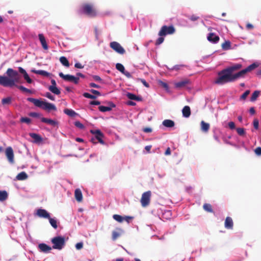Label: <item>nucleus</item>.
I'll list each match as a JSON object with an SVG mask.
<instances>
[{"mask_svg": "<svg viewBox=\"0 0 261 261\" xmlns=\"http://www.w3.org/2000/svg\"><path fill=\"white\" fill-rule=\"evenodd\" d=\"M258 66V63H254L245 69L234 73L242 68V65L241 64H233L219 71L218 73V77L214 81V83L222 85L227 83L234 82L239 78L244 77L247 73L252 71Z\"/></svg>", "mask_w": 261, "mask_h": 261, "instance_id": "1", "label": "nucleus"}, {"mask_svg": "<svg viewBox=\"0 0 261 261\" xmlns=\"http://www.w3.org/2000/svg\"><path fill=\"white\" fill-rule=\"evenodd\" d=\"M8 76L0 75V85L4 87H12L16 83H20L18 72L12 68H8L6 71Z\"/></svg>", "mask_w": 261, "mask_h": 261, "instance_id": "2", "label": "nucleus"}, {"mask_svg": "<svg viewBox=\"0 0 261 261\" xmlns=\"http://www.w3.org/2000/svg\"><path fill=\"white\" fill-rule=\"evenodd\" d=\"M27 100L34 103V105L39 108H41L45 110L56 111L57 108L55 105L47 102L42 101L40 99L34 98H28Z\"/></svg>", "mask_w": 261, "mask_h": 261, "instance_id": "3", "label": "nucleus"}, {"mask_svg": "<svg viewBox=\"0 0 261 261\" xmlns=\"http://www.w3.org/2000/svg\"><path fill=\"white\" fill-rule=\"evenodd\" d=\"M81 12L90 17H95L97 16V13L94 6L89 3H85L81 6Z\"/></svg>", "mask_w": 261, "mask_h": 261, "instance_id": "4", "label": "nucleus"}, {"mask_svg": "<svg viewBox=\"0 0 261 261\" xmlns=\"http://www.w3.org/2000/svg\"><path fill=\"white\" fill-rule=\"evenodd\" d=\"M53 244V248L61 250L65 245V238L62 236H57L53 238L51 240Z\"/></svg>", "mask_w": 261, "mask_h": 261, "instance_id": "5", "label": "nucleus"}, {"mask_svg": "<svg viewBox=\"0 0 261 261\" xmlns=\"http://www.w3.org/2000/svg\"><path fill=\"white\" fill-rule=\"evenodd\" d=\"M90 133L94 135V137L91 138V141L94 143H96V140H97L101 144H104L105 142L102 140L104 135L103 133L99 129L90 130Z\"/></svg>", "mask_w": 261, "mask_h": 261, "instance_id": "6", "label": "nucleus"}, {"mask_svg": "<svg viewBox=\"0 0 261 261\" xmlns=\"http://www.w3.org/2000/svg\"><path fill=\"white\" fill-rule=\"evenodd\" d=\"M175 32V29L173 25H163L158 35L160 36H165L167 35H172Z\"/></svg>", "mask_w": 261, "mask_h": 261, "instance_id": "7", "label": "nucleus"}, {"mask_svg": "<svg viewBox=\"0 0 261 261\" xmlns=\"http://www.w3.org/2000/svg\"><path fill=\"white\" fill-rule=\"evenodd\" d=\"M151 195L150 191H146L142 194L140 202L143 207H146L149 204Z\"/></svg>", "mask_w": 261, "mask_h": 261, "instance_id": "8", "label": "nucleus"}, {"mask_svg": "<svg viewBox=\"0 0 261 261\" xmlns=\"http://www.w3.org/2000/svg\"><path fill=\"white\" fill-rule=\"evenodd\" d=\"M59 75L66 81L73 82L75 84H77L79 82V77H75L70 74H64L62 72H60Z\"/></svg>", "mask_w": 261, "mask_h": 261, "instance_id": "9", "label": "nucleus"}, {"mask_svg": "<svg viewBox=\"0 0 261 261\" xmlns=\"http://www.w3.org/2000/svg\"><path fill=\"white\" fill-rule=\"evenodd\" d=\"M110 47L117 53L123 55L125 51L122 46L117 42L113 41L110 43Z\"/></svg>", "mask_w": 261, "mask_h": 261, "instance_id": "10", "label": "nucleus"}, {"mask_svg": "<svg viewBox=\"0 0 261 261\" xmlns=\"http://www.w3.org/2000/svg\"><path fill=\"white\" fill-rule=\"evenodd\" d=\"M6 155L10 163H14V153L11 147H7L6 149Z\"/></svg>", "mask_w": 261, "mask_h": 261, "instance_id": "11", "label": "nucleus"}, {"mask_svg": "<svg viewBox=\"0 0 261 261\" xmlns=\"http://www.w3.org/2000/svg\"><path fill=\"white\" fill-rule=\"evenodd\" d=\"M36 215L40 218H49V213L44 209L39 208L37 210Z\"/></svg>", "mask_w": 261, "mask_h": 261, "instance_id": "12", "label": "nucleus"}, {"mask_svg": "<svg viewBox=\"0 0 261 261\" xmlns=\"http://www.w3.org/2000/svg\"><path fill=\"white\" fill-rule=\"evenodd\" d=\"M207 39L208 41L213 43H217L220 40L219 37L213 33H210L207 36Z\"/></svg>", "mask_w": 261, "mask_h": 261, "instance_id": "13", "label": "nucleus"}, {"mask_svg": "<svg viewBox=\"0 0 261 261\" xmlns=\"http://www.w3.org/2000/svg\"><path fill=\"white\" fill-rule=\"evenodd\" d=\"M109 107H106L103 106H100L98 107V109L100 112H105L107 111H110L112 108L116 107L115 105L112 102H109Z\"/></svg>", "mask_w": 261, "mask_h": 261, "instance_id": "14", "label": "nucleus"}, {"mask_svg": "<svg viewBox=\"0 0 261 261\" xmlns=\"http://www.w3.org/2000/svg\"><path fill=\"white\" fill-rule=\"evenodd\" d=\"M40 118L41 121L43 123L48 124L53 126H58V122L56 120L44 117H41Z\"/></svg>", "mask_w": 261, "mask_h": 261, "instance_id": "15", "label": "nucleus"}, {"mask_svg": "<svg viewBox=\"0 0 261 261\" xmlns=\"http://www.w3.org/2000/svg\"><path fill=\"white\" fill-rule=\"evenodd\" d=\"M224 226L226 229H232L233 227V222L232 219L230 217H227L224 222Z\"/></svg>", "mask_w": 261, "mask_h": 261, "instance_id": "16", "label": "nucleus"}, {"mask_svg": "<svg viewBox=\"0 0 261 261\" xmlns=\"http://www.w3.org/2000/svg\"><path fill=\"white\" fill-rule=\"evenodd\" d=\"M18 70L20 73L23 74L24 79L28 83L31 84L33 82L32 80L26 71L23 68L21 67H18Z\"/></svg>", "mask_w": 261, "mask_h": 261, "instance_id": "17", "label": "nucleus"}, {"mask_svg": "<svg viewBox=\"0 0 261 261\" xmlns=\"http://www.w3.org/2000/svg\"><path fill=\"white\" fill-rule=\"evenodd\" d=\"M38 248L41 252L44 253L49 252L51 250V248L50 246L44 243L39 244Z\"/></svg>", "mask_w": 261, "mask_h": 261, "instance_id": "18", "label": "nucleus"}, {"mask_svg": "<svg viewBox=\"0 0 261 261\" xmlns=\"http://www.w3.org/2000/svg\"><path fill=\"white\" fill-rule=\"evenodd\" d=\"M38 37L43 49L45 50L48 49V45L44 35L42 34H39Z\"/></svg>", "mask_w": 261, "mask_h": 261, "instance_id": "19", "label": "nucleus"}, {"mask_svg": "<svg viewBox=\"0 0 261 261\" xmlns=\"http://www.w3.org/2000/svg\"><path fill=\"white\" fill-rule=\"evenodd\" d=\"M30 136L34 139L35 143H40L42 141V138L38 134L35 133H30Z\"/></svg>", "mask_w": 261, "mask_h": 261, "instance_id": "20", "label": "nucleus"}, {"mask_svg": "<svg viewBox=\"0 0 261 261\" xmlns=\"http://www.w3.org/2000/svg\"><path fill=\"white\" fill-rule=\"evenodd\" d=\"M182 113L184 117L186 118L189 117L191 115V109L190 107L188 106H185L182 110Z\"/></svg>", "mask_w": 261, "mask_h": 261, "instance_id": "21", "label": "nucleus"}, {"mask_svg": "<svg viewBox=\"0 0 261 261\" xmlns=\"http://www.w3.org/2000/svg\"><path fill=\"white\" fill-rule=\"evenodd\" d=\"M75 198L78 202H81L83 200V195L80 189H76L74 192Z\"/></svg>", "mask_w": 261, "mask_h": 261, "instance_id": "22", "label": "nucleus"}, {"mask_svg": "<svg viewBox=\"0 0 261 261\" xmlns=\"http://www.w3.org/2000/svg\"><path fill=\"white\" fill-rule=\"evenodd\" d=\"M201 129L202 131L205 133H207L210 127V125L208 123L205 122L204 121L201 122Z\"/></svg>", "mask_w": 261, "mask_h": 261, "instance_id": "23", "label": "nucleus"}, {"mask_svg": "<svg viewBox=\"0 0 261 261\" xmlns=\"http://www.w3.org/2000/svg\"><path fill=\"white\" fill-rule=\"evenodd\" d=\"M163 125L167 127H172L175 125L174 122L170 119H166L163 121Z\"/></svg>", "mask_w": 261, "mask_h": 261, "instance_id": "24", "label": "nucleus"}, {"mask_svg": "<svg viewBox=\"0 0 261 261\" xmlns=\"http://www.w3.org/2000/svg\"><path fill=\"white\" fill-rule=\"evenodd\" d=\"M189 83V81L188 80H185L181 81H179L175 84V87L176 88H181L185 87Z\"/></svg>", "mask_w": 261, "mask_h": 261, "instance_id": "25", "label": "nucleus"}, {"mask_svg": "<svg viewBox=\"0 0 261 261\" xmlns=\"http://www.w3.org/2000/svg\"><path fill=\"white\" fill-rule=\"evenodd\" d=\"M60 62L62 63L63 65L65 67H69L70 66L69 61L64 56L61 57L59 59Z\"/></svg>", "mask_w": 261, "mask_h": 261, "instance_id": "26", "label": "nucleus"}, {"mask_svg": "<svg viewBox=\"0 0 261 261\" xmlns=\"http://www.w3.org/2000/svg\"><path fill=\"white\" fill-rule=\"evenodd\" d=\"M28 175L25 172H21L18 174V175L16 176V178L19 180H23L26 179L28 178Z\"/></svg>", "mask_w": 261, "mask_h": 261, "instance_id": "27", "label": "nucleus"}, {"mask_svg": "<svg viewBox=\"0 0 261 261\" xmlns=\"http://www.w3.org/2000/svg\"><path fill=\"white\" fill-rule=\"evenodd\" d=\"M8 197V194L6 191H0V201L6 200Z\"/></svg>", "mask_w": 261, "mask_h": 261, "instance_id": "28", "label": "nucleus"}, {"mask_svg": "<svg viewBox=\"0 0 261 261\" xmlns=\"http://www.w3.org/2000/svg\"><path fill=\"white\" fill-rule=\"evenodd\" d=\"M32 71L36 74H38L41 75L45 76H48L49 75V73L48 72H47V71H44V70H32Z\"/></svg>", "mask_w": 261, "mask_h": 261, "instance_id": "29", "label": "nucleus"}, {"mask_svg": "<svg viewBox=\"0 0 261 261\" xmlns=\"http://www.w3.org/2000/svg\"><path fill=\"white\" fill-rule=\"evenodd\" d=\"M126 96L128 99L131 100L139 101L141 99V98L131 93H127Z\"/></svg>", "mask_w": 261, "mask_h": 261, "instance_id": "30", "label": "nucleus"}, {"mask_svg": "<svg viewBox=\"0 0 261 261\" xmlns=\"http://www.w3.org/2000/svg\"><path fill=\"white\" fill-rule=\"evenodd\" d=\"M221 47L223 50H228L230 49L231 47L230 42L229 41H225L222 44Z\"/></svg>", "mask_w": 261, "mask_h": 261, "instance_id": "31", "label": "nucleus"}, {"mask_svg": "<svg viewBox=\"0 0 261 261\" xmlns=\"http://www.w3.org/2000/svg\"><path fill=\"white\" fill-rule=\"evenodd\" d=\"M64 112L70 117H74L76 115V113L71 109H66L64 110Z\"/></svg>", "mask_w": 261, "mask_h": 261, "instance_id": "32", "label": "nucleus"}, {"mask_svg": "<svg viewBox=\"0 0 261 261\" xmlns=\"http://www.w3.org/2000/svg\"><path fill=\"white\" fill-rule=\"evenodd\" d=\"M48 89L51 92L55 94L59 95L61 93L57 86H49Z\"/></svg>", "mask_w": 261, "mask_h": 261, "instance_id": "33", "label": "nucleus"}, {"mask_svg": "<svg viewBox=\"0 0 261 261\" xmlns=\"http://www.w3.org/2000/svg\"><path fill=\"white\" fill-rule=\"evenodd\" d=\"M203 208L205 211H206L207 212H209V213L213 212L212 206L210 204H208V203L204 204V205H203Z\"/></svg>", "mask_w": 261, "mask_h": 261, "instance_id": "34", "label": "nucleus"}, {"mask_svg": "<svg viewBox=\"0 0 261 261\" xmlns=\"http://www.w3.org/2000/svg\"><path fill=\"white\" fill-rule=\"evenodd\" d=\"M18 89H19L20 90H21L22 92H27L30 94L32 93V91L29 89L26 88L25 87H23V86H18V85H15Z\"/></svg>", "mask_w": 261, "mask_h": 261, "instance_id": "35", "label": "nucleus"}, {"mask_svg": "<svg viewBox=\"0 0 261 261\" xmlns=\"http://www.w3.org/2000/svg\"><path fill=\"white\" fill-rule=\"evenodd\" d=\"M113 218L115 220L119 223H122L124 221L123 217L119 215L115 214L113 216Z\"/></svg>", "mask_w": 261, "mask_h": 261, "instance_id": "36", "label": "nucleus"}, {"mask_svg": "<svg viewBox=\"0 0 261 261\" xmlns=\"http://www.w3.org/2000/svg\"><path fill=\"white\" fill-rule=\"evenodd\" d=\"M49 220V223L50 225L54 227L55 229H56L58 227L57 222L55 219L51 218L49 216V218H48Z\"/></svg>", "mask_w": 261, "mask_h": 261, "instance_id": "37", "label": "nucleus"}, {"mask_svg": "<svg viewBox=\"0 0 261 261\" xmlns=\"http://www.w3.org/2000/svg\"><path fill=\"white\" fill-rule=\"evenodd\" d=\"M259 93L260 92L259 91H255L251 95L250 100L251 101H254L256 100L257 98L258 97Z\"/></svg>", "mask_w": 261, "mask_h": 261, "instance_id": "38", "label": "nucleus"}, {"mask_svg": "<svg viewBox=\"0 0 261 261\" xmlns=\"http://www.w3.org/2000/svg\"><path fill=\"white\" fill-rule=\"evenodd\" d=\"M116 68L118 71L121 72L122 73L123 72H124V71H125V68H124V66L122 64H120V63H117L116 64Z\"/></svg>", "mask_w": 261, "mask_h": 261, "instance_id": "39", "label": "nucleus"}, {"mask_svg": "<svg viewBox=\"0 0 261 261\" xmlns=\"http://www.w3.org/2000/svg\"><path fill=\"white\" fill-rule=\"evenodd\" d=\"M12 98L10 97H8L5 98H3L2 100V103L3 105H8L10 104L11 102Z\"/></svg>", "mask_w": 261, "mask_h": 261, "instance_id": "40", "label": "nucleus"}, {"mask_svg": "<svg viewBox=\"0 0 261 261\" xmlns=\"http://www.w3.org/2000/svg\"><path fill=\"white\" fill-rule=\"evenodd\" d=\"M20 121L22 123H25L29 124L31 122V119L28 117H21L20 119Z\"/></svg>", "mask_w": 261, "mask_h": 261, "instance_id": "41", "label": "nucleus"}, {"mask_svg": "<svg viewBox=\"0 0 261 261\" xmlns=\"http://www.w3.org/2000/svg\"><path fill=\"white\" fill-rule=\"evenodd\" d=\"M120 234L119 232H117L116 231H113L112 232V238L113 241H115L119 236Z\"/></svg>", "mask_w": 261, "mask_h": 261, "instance_id": "42", "label": "nucleus"}, {"mask_svg": "<svg viewBox=\"0 0 261 261\" xmlns=\"http://www.w3.org/2000/svg\"><path fill=\"white\" fill-rule=\"evenodd\" d=\"M29 115L32 117L40 118L41 114L36 112H31L29 114Z\"/></svg>", "mask_w": 261, "mask_h": 261, "instance_id": "43", "label": "nucleus"}, {"mask_svg": "<svg viewBox=\"0 0 261 261\" xmlns=\"http://www.w3.org/2000/svg\"><path fill=\"white\" fill-rule=\"evenodd\" d=\"M83 96L86 98H90V99H95L96 98V97L95 95H91V94H89V93H86V92H85L83 94Z\"/></svg>", "mask_w": 261, "mask_h": 261, "instance_id": "44", "label": "nucleus"}, {"mask_svg": "<svg viewBox=\"0 0 261 261\" xmlns=\"http://www.w3.org/2000/svg\"><path fill=\"white\" fill-rule=\"evenodd\" d=\"M74 125L81 129H83L85 128L84 125L79 121H75L74 122Z\"/></svg>", "mask_w": 261, "mask_h": 261, "instance_id": "45", "label": "nucleus"}, {"mask_svg": "<svg viewBox=\"0 0 261 261\" xmlns=\"http://www.w3.org/2000/svg\"><path fill=\"white\" fill-rule=\"evenodd\" d=\"M237 132L240 136H244L245 134V129L243 128H237Z\"/></svg>", "mask_w": 261, "mask_h": 261, "instance_id": "46", "label": "nucleus"}, {"mask_svg": "<svg viewBox=\"0 0 261 261\" xmlns=\"http://www.w3.org/2000/svg\"><path fill=\"white\" fill-rule=\"evenodd\" d=\"M188 18L190 20L192 21H196L199 19V17L196 15H192L191 16H189Z\"/></svg>", "mask_w": 261, "mask_h": 261, "instance_id": "47", "label": "nucleus"}, {"mask_svg": "<svg viewBox=\"0 0 261 261\" xmlns=\"http://www.w3.org/2000/svg\"><path fill=\"white\" fill-rule=\"evenodd\" d=\"M253 126L255 129H258L259 127V121L257 119H254L253 122Z\"/></svg>", "mask_w": 261, "mask_h": 261, "instance_id": "48", "label": "nucleus"}, {"mask_svg": "<svg viewBox=\"0 0 261 261\" xmlns=\"http://www.w3.org/2000/svg\"><path fill=\"white\" fill-rule=\"evenodd\" d=\"M164 40V38L163 37V36H160L156 41L155 42V45H159L162 43Z\"/></svg>", "mask_w": 261, "mask_h": 261, "instance_id": "49", "label": "nucleus"}, {"mask_svg": "<svg viewBox=\"0 0 261 261\" xmlns=\"http://www.w3.org/2000/svg\"><path fill=\"white\" fill-rule=\"evenodd\" d=\"M250 91L246 90L241 96V99H245L247 96L249 94Z\"/></svg>", "mask_w": 261, "mask_h": 261, "instance_id": "50", "label": "nucleus"}, {"mask_svg": "<svg viewBox=\"0 0 261 261\" xmlns=\"http://www.w3.org/2000/svg\"><path fill=\"white\" fill-rule=\"evenodd\" d=\"M123 218H124V221H125L128 223H129L130 222V221H132L134 219V217L132 216H124V217H123Z\"/></svg>", "mask_w": 261, "mask_h": 261, "instance_id": "51", "label": "nucleus"}, {"mask_svg": "<svg viewBox=\"0 0 261 261\" xmlns=\"http://www.w3.org/2000/svg\"><path fill=\"white\" fill-rule=\"evenodd\" d=\"M138 81H141V82L146 87L148 88L149 87V84L146 82V81L143 79H138Z\"/></svg>", "mask_w": 261, "mask_h": 261, "instance_id": "52", "label": "nucleus"}, {"mask_svg": "<svg viewBox=\"0 0 261 261\" xmlns=\"http://www.w3.org/2000/svg\"><path fill=\"white\" fill-rule=\"evenodd\" d=\"M45 96L51 100H55V97L52 95L49 92L46 93Z\"/></svg>", "mask_w": 261, "mask_h": 261, "instance_id": "53", "label": "nucleus"}, {"mask_svg": "<svg viewBox=\"0 0 261 261\" xmlns=\"http://www.w3.org/2000/svg\"><path fill=\"white\" fill-rule=\"evenodd\" d=\"M255 153L257 155H261V147H258L255 148L254 150Z\"/></svg>", "mask_w": 261, "mask_h": 261, "instance_id": "54", "label": "nucleus"}, {"mask_svg": "<svg viewBox=\"0 0 261 261\" xmlns=\"http://www.w3.org/2000/svg\"><path fill=\"white\" fill-rule=\"evenodd\" d=\"M83 247V244L82 242L78 243L76 244L75 247L77 250L82 249Z\"/></svg>", "mask_w": 261, "mask_h": 261, "instance_id": "55", "label": "nucleus"}, {"mask_svg": "<svg viewBox=\"0 0 261 261\" xmlns=\"http://www.w3.org/2000/svg\"><path fill=\"white\" fill-rule=\"evenodd\" d=\"M90 92L93 94L96 95L97 96H100L101 95L100 93L96 90L91 89L90 90Z\"/></svg>", "mask_w": 261, "mask_h": 261, "instance_id": "56", "label": "nucleus"}, {"mask_svg": "<svg viewBox=\"0 0 261 261\" xmlns=\"http://www.w3.org/2000/svg\"><path fill=\"white\" fill-rule=\"evenodd\" d=\"M229 127L231 129H234L235 128V124L233 122H229L228 124Z\"/></svg>", "mask_w": 261, "mask_h": 261, "instance_id": "57", "label": "nucleus"}, {"mask_svg": "<svg viewBox=\"0 0 261 261\" xmlns=\"http://www.w3.org/2000/svg\"><path fill=\"white\" fill-rule=\"evenodd\" d=\"M75 68L82 69L84 68V66H83L80 63H76L74 65Z\"/></svg>", "mask_w": 261, "mask_h": 261, "instance_id": "58", "label": "nucleus"}, {"mask_svg": "<svg viewBox=\"0 0 261 261\" xmlns=\"http://www.w3.org/2000/svg\"><path fill=\"white\" fill-rule=\"evenodd\" d=\"M160 85L163 87H164V88H165V89H168V84L167 83H164V82H162V81H160Z\"/></svg>", "mask_w": 261, "mask_h": 261, "instance_id": "59", "label": "nucleus"}, {"mask_svg": "<svg viewBox=\"0 0 261 261\" xmlns=\"http://www.w3.org/2000/svg\"><path fill=\"white\" fill-rule=\"evenodd\" d=\"M93 79L96 81H99V82H101L102 81L101 79L100 78V76H99L98 75H93Z\"/></svg>", "mask_w": 261, "mask_h": 261, "instance_id": "60", "label": "nucleus"}, {"mask_svg": "<svg viewBox=\"0 0 261 261\" xmlns=\"http://www.w3.org/2000/svg\"><path fill=\"white\" fill-rule=\"evenodd\" d=\"M143 132L145 133H151L152 132V129L150 127H145L143 129Z\"/></svg>", "mask_w": 261, "mask_h": 261, "instance_id": "61", "label": "nucleus"}, {"mask_svg": "<svg viewBox=\"0 0 261 261\" xmlns=\"http://www.w3.org/2000/svg\"><path fill=\"white\" fill-rule=\"evenodd\" d=\"M124 75H125L128 78H130L132 77V75L130 74V73L128 72V71H124V72L122 73Z\"/></svg>", "mask_w": 261, "mask_h": 261, "instance_id": "62", "label": "nucleus"}, {"mask_svg": "<svg viewBox=\"0 0 261 261\" xmlns=\"http://www.w3.org/2000/svg\"><path fill=\"white\" fill-rule=\"evenodd\" d=\"M171 154V149L170 147H168L165 152V155H169Z\"/></svg>", "mask_w": 261, "mask_h": 261, "instance_id": "63", "label": "nucleus"}, {"mask_svg": "<svg viewBox=\"0 0 261 261\" xmlns=\"http://www.w3.org/2000/svg\"><path fill=\"white\" fill-rule=\"evenodd\" d=\"M90 104L91 105H99L100 102L99 101H91Z\"/></svg>", "mask_w": 261, "mask_h": 261, "instance_id": "64", "label": "nucleus"}]
</instances>
